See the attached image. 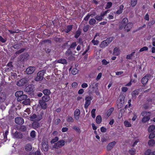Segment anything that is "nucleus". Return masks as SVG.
<instances>
[{
  "label": "nucleus",
  "mask_w": 155,
  "mask_h": 155,
  "mask_svg": "<svg viewBox=\"0 0 155 155\" xmlns=\"http://www.w3.org/2000/svg\"><path fill=\"white\" fill-rule=\"evenodd\" d=\"M44 114L43 111H41L39 114L37 115L35 114H33L30 115L29 118L32 121L38 122L42 119Z\"/></svg>",
  "instance_id": "f257e3e1"
},
{
  "label": "nucleus",
  "mask_w": 155,
  "mask_h": 155,
  "mask_svg": "<svg viewBox=\"0 0 155 155\" xmlns=\"http://www.w3.org/2000/svg\"><path fill=\"white\" fill-rule=\"evenodd\" d=\"M45 73V71L43 70L38 72L37 74V76L35 78V80L36 81H42L43 79V76Z\"/></svg>",
  "instance_id": "f03ea898"
},
{
  "label": "nucleus",
  "mask_w": 155,
  "mask_h": 155,
  "mask_svg": "<svg viewBox=\"0 0 155 155\" xmlns=\"http://www.w3.org/2000/svg\"><path fill=\"white\" fill-rule=\"evenodd\" d=\"M12 136L14 138L20 139L22 138L23 135L21 133L16 130L12 134Z\"/></svg>",
  "instance_id": "7ed1b4c3"
},
{
  "label": "nucleus",
  "mask_w": 155,
  "mask_h": 155,
  "mask_svg": "<svg viewBox=\"0 0 155 155\" xmlns=\"http://www.w3.org/2000/svg\"><path fill=\"white\" fill-rule=\"evenodd\" d=\"M28 81V78H25L21 79L19 81H17V85L18 86H21L26 84Z\"/></svg>",
  "instance_id": "20e7f679"
},
{
  "label": "nucleus",
  "mask_w": 155,
  "mask_h": 155,
  "mask_svg": "<svg viewBox=\"0 0 155 155\" xmlns=\"http://www.w3.org/2000/svg\"><path fill=\"white\" fill-rule=\"evenodd\" d=\"M86 101L85 104H84V108L87 109L88 106L91 103V101L92 100V98L91 96H86L85 98Z\"/></svg>",
  "instance_id": "39448f33"
},
{
  "label": "nucleus",
  "mask_w": 155,
  "mask_h": 155,
  "mask_svg": "<svg viewBox=\"0 0 155 155\" xmlns=\"http://www.w3.org/2000/svg\"><path fill=\"white\" fill-rule=\"evenodd\" d=\"M151 77V75L150 74H147L145 75L141 79V82L142 83L143 85L146 84Z\"/></svg>",
  "instance_id": "423d86ee"
},
{
  "label": "nucleus",
  "mask_w": 155,
  "mask_h": 155,
  "mask_svg": "<svg viewBox=\"0 0 155 155\" xmlns=\"http://www.w3.org/2000/svg\"><path fill=\"white\" fill-rule=\"evenodd\" d=\"M15 122L16 124L19 125L23 124L24 122V119L20 117H16L15 119Z\"/></svg>",
  "instance_id": "0eeeda50"
},
{
  "label": "nucleus",
  "mask_w": 155,
  "mask_h": 155,
  "mask_svg": "<svg viewBox=\"0 0 155 155\" xmlns=\"http://www.w3.org/2000/svg\"><path fill=\"white\" fill-rule=\"evenodd\" d=\"M35 70V68L34 67H30L27 68L26 71L27 74H32Z\"/></svg>",
  "instance_id": "6e6552de"
},
{
  "label": "nucleus",
  "mask_w": 155,
  "mask_h": 155,
  "mask_svg": "<svg viewBox=\"0 0 155 155\" xmlns=\"http://www.w3.org/2000/svg\"><path fill=\"white\" fill-rule=\"evenodd\" d=\"M40 127V124L37 121H34L31 124L32 128L36 130L38 129Z\"/></svg>",
  "instance_id": "1a4fd4ad"
},
{
  "label": "nucleus",
  "mask_w": 155,
  "mask_h": 155,
  "mask_svg": "<svg viewBox=\"0 0 155 155\" xmlns=\"http://www.w3.org/2000/svg\"><path fill=\"white\" fill-rule=\"evenodd\" d=\"M34 88V86L32 84H30L27 86L25 89L26 92H29L32 91Z\"/></svg>",
  "instance_id": "9d476101"
},
{
  "label": "nucleus",
  "mask_w": 155,
  "mask_h": 155,
  "mask_svg": "<svg viewBox=\"0 0 155 155\" xmlns=\"http://www.w3.org/2000/svg\"><path fill=\"white\" fill-rule=\"evenodd\" d=\"M80 110L78 109H76L74 112V118L77 120H78L80 117Z\"/></svg>",
  "instance_id": "9b49d317"
},
{
  "label": "nucleus",
  "mask_w": 155,
  "mask_h": 155,
  "mask_svg": "<svg viewBox=\"0 0 155 155\" xmlns=\"http://www.w3.org/2000/svg\"><path fill=\"white\" fill-rule=\"evenodd\" d=\"M132 27L133 24L131 23H129L126 25L124 27L125 30L128 32L130 30Z\"/></svg>",
  "instance_id": "f8f14e48"
},
{
  "label": "nucleus",
  "mask_w": 155,
  "mask_h": 155,
  "mask_svg": "<svg viewBox=\"0 0 155 155\" xmlns=\"http://www.w3.org/2000/svg\"><path fill=\"white\" fill-rule=\"evenodd\" d=\"M39 103L42 108L44 109H45L47 108V104L46 102L40 100L39 101Z\"/></svg>",
  "instance_id": "ddd939ff"
},
{
  "label": "nucleus",
  "mask_w": 155,
  "mask_h": 155,
  "mask_svg": "<svg viewBox=\"0 0 155 155\" xmlns=\"http://www.w3.org/2000/svg\"><path fill=\"white\" fill-rule=\"evenodd\" d=\"M6 98V94L4 92L0 93V102H3Z\"/></svg>",
  "instance_id": "4468645a"
},
{
  "label": "nucleus",
  "mask_w": 155,
  "mask_h": 155,
  "mask_svg": "<svg viewBox=\"0 0 155 155\" xmlns=\"http://www.w3.org/2000/svg\"><path fill=\"white\" fill-rule=\"evenodd\" d=\"M50 99L49 96L44 95L42 97L41 100L45 102H48Z\"/></svg>",
  "instance_id": "2eb2a0df"
},
{
  "label": "nucleus",
  "mask_w": 155,
  "mask_h": 155,
  "mask_svg": "<svg viewBox=\"0 0 155 155\" xmlns=\"http://www.w3.org/2000/svg\"><path fill=\"white\" fill-rule=\"evenodd\" d=\"M27 98V96L26 95L23 94L20 97L17 98V100L18 101H20L25 100V99Z\"/></svg>",
  "instance_id": "dca6fc26"
},
{
  "label": "nucleus",
  "mask_w": 155,
  "mask_h": 155,
  "mask_svg": "<svg viewBox=\"0 0 155 155\" xmlns=\"http://www.w3.org/2000/svg\"><path fill=\"white\" fill-rule=\"evenodd\" d=\"M141 115L142 116H143L144 117H150V116L151 115V113L150 112L143 111L141 113Z\"/></svg>",
  "instance_id": "f3484780"
},
{
  "label": "nucleus",
  "mask_w": 155,
  "mask_h": 155,
  "mask_svg": "<svg viewBox=\"0 0 155 155\" xmlns=\"http://www.w3.org/2000/svg\"><path fill=\"white\" fill-rule=\"evenodd\" d=\"M139 94L138 91L137 90L134 91L131 93L132 98L133 99H135L136 97V96Z\"/></svg>",
  "instance_id": "a211bd4d"
},
{
  "label": "nucleus",
  "mask_w": 155,
  "mask_h": 155,
  "mask_svg": "<svg viewBox=\"0 0 155 155\" xmlns=\"http://www.w3.org/2000/svg\"><path fill=\"white\" fill-rule=\"evenodd\" d=\"M107 40H104L102 41L101 44L100 46L102 48H104L106 47L108 45L107 42Z\"/></svg>",
  "instance_id": "6ab92c4d"
},
{
  "label": "nucleus",
  "mask_w": 155,
  "mask_h": 155,
  "mask_svg": "<svg viewBox=\"0 0 155 155\" xmlns=\"http://www.w3.org/2000/svg\"><path fill=\"white\" fill-rule=\"evenodd\" d=\"M42 92L45 95L49 96L51 94V92L50 90L48 89H45Z\"/></svg>",
  "instance_id": "aec40b11"
},
{
  "label": "nucleus",
  "mask_w": 155,
  "mask_h": 155,
  "mask_svg": "<svg viewBox=\"0 0 155 155\" xmlns=\"http://www.w3.org/2000/svg\"><path fill=\"white\" fill-rule=\"evenodd\" d=\"M31 101L29 98H26L22 102V104L25 105H29L30 104Z\"/></svg>",
  "instance_id": "412c9836"
},
{
  "label": "nucleus",
  "mask_w": 155,
  "mask_h": 155,
  "mask_svg": "<svg viewBox=\"0 0 155 155\" xmlns=\"http://www.w3.org/2000/svg\"><path fill=\"white\" fill-rule=\"evenodd\" d=\"M145 155H155V151L151 152L150 150H148L146 151Z\"/></svg>",
  "instance_id": "4be33fe9"
},
{
  "label": "nucleus",
  "mask_w": 155,
  "mask_h": 155,
  "mask_svg": "<svg viewBox=\"0 0 155 155\" xmlns=\"http://www.w3.org/2000/svg\"><path fill=\"white\" fill-rule=\"evenodd\" d=\"M96 121L97 124H100L102 121V118L101 115H99L97 116Z\"/></svg>",
  "instance_id": "5701e85b"
},
{
  "label": "nucleus",
  "mask_w": 155,
  "mask_h": 155,
  "mask_svg": "<svg viewBox=\"0 0 155 155\" xmlns=\"http://www.w3.org/2000/svg\"><path fill=\"white\" fill-rule=\"evenodd\" d=\"M23 94V92L22 91H17L15 93V96L18 98L19 97Z\"/></svg>",
  "instance_id": "b1692460"
},
{
  "label": "nucleus",
  "mask_w": 155,
  "mask_h": 155,
  "mask_svg": "<svg viewBox=\"0 0 155 155\" xmlns=\"http://www.w3.org/2000/svg\"><path fill=\"white\" fill-rule=\"evenodd\" d=\"M119 54V49L117 48H114L113 52L114 55H118Z\"/></svg>",
  "instance_id": "393cba45"
},
{
  "label": "nucleus",
  "mask_w": 155,
  "mask_h": 155,
  "mask_svg": "<svg viewBox=\"0 0 155 155\" xmlns=\"http://www.w3.org/2000/svg\"><path fill=\"white\" fill-rule=\"evenodd\" d=\"M135 53V52L134 51V52H132L131 54H128L126 58L127 59H132L133 58V57Z\"/></svg>",
  "instance_id": "a878e982"
},
{
  "label": "nucleus",
  "mask_w": 155,
  "mask_h": 155,
  "mask_svg": "<svg viewBox=\"0 0 155 155\" xmlns=\"http://www.w3.org/2000/svg\"><path fill=\"white\" fill-rule=\"evenodd\" d=\"M99 84L98 83H91V84L90 86L89 87H91L93 89H94L95 88L97 87Z\"/></svg>",
  "instance_id": "bb28decb"
},
{
  "label": "nucleus",
  "mask_w": 155,
  "mask_h": 155,
  "mask_svg": "<svg viewBox=\"0 0 155 155\" xmlns=\"http://www.w3.org/2000/svg\"><path fill=\"white\" fill-rule=\"evenodd\" d=\"M18 59L19 61H23L25 60V58L23 54H21L19 56L18 58Z\"/></svg>",
  "instance_id": "cd10ccee"
},
{
  "label": "nucleus",
  "mask_w": 155,
  "mask_h": 155,
  "mask_svg": "<svg viewBox=\"0 0 155 155\" xmlns=\"http://www.w3.org/2000/svg\"><path fill=\"white\" fill-rule=\"evenodd\" d=\"M21 45H22L21 43H20V44H16L14 45L12 47L15 49H18L20 48Z\"/></svg>",
  "instance_id": "c85d7f7f"
},
{
  "label": "nucleus",
  "mask_w": 155,
  "mask_h": 155,
  "mask_svg": "<svg viewBox=\"0 0 155 155\" xmlns=\"http://www.w3.org/2000/svg\"><path fill=\"white\" fill-rule=\"evenodd\" d=\"M58 62L62 64H66L67 62V61L65 59H60L58 60Z\"/></svg>",
  "instance_id": "c756f323"
},
{
  "label": "nucleus",
  "mask_w": 155,
  "mask_h": 155,
  "mask_svg": "<svg viewBox=\"0 0 155 155\" xmlns=\"http://www.w3.org/2000/svg\"><path fill=\"white\" fill-rule=\"evenodd\" d=\"M19 130H20L21 131L24 132L26 130L27 128L25 125H21L20 126V129Z\"/></svg>",
  "instance_id": "7c9ffc66"
},
{
  "label": "nucleus",
  "mask_w": 155,
  "mask_h": 155,
  "mask_svg": "<svg viewBox=\"0 0 155 155\" xmlns=\"http://www.w3.org/2000/svg\"><path fill=\"white\" fill-rule=\"evenodd\" d=\"M72 25H70L68 26L67 27V28L66 30V32L68 33L69 32H70L72 29Z\"/></svg>",
  "instance_id": "2f4dec72"
},
{
  "label": "nucleus",
  "mask_w": 155,
  "mask_h": 155,
  "mask_svg": "<svg viewBox=\"0 0 155 155\" xmlns=\"http://www.w3.org/2000/svg\"><path fill=\"white\" fill-rule=\"evenodd\" d=\"M155 129V126L154 125L150 126L148 128V131L149 132H151L153 130Z\"/></svg>",
  "instance_id": "473e14b6"
},
{
  "label": "nucleus",
  "mask_w": 155,
  "mask_h": 155,
  "mask_svg": "<svg viewBox=\"0 0 155 155\" xmlns=\"http://www.w3.org/2000/svg\"><path fill=\"white\" fill-rule=\"evenodd\" d=\"M78 71L77 68H74L72 70L71 73L73 75H75L78 73Z\"/></svg>",
  "instance_id": "72a5a7b5"
},
{
  "label": "nucleus",
  "mask_w": 155,
  "mask_h": 155,
  "mask_svg": "<svg viewBox=\"0 0 155 155\" xmlns=\"http://www.w3.org/2000/svg\"><path fill=\"white\" fill-rule=\"evenodd\" d=\"M118 100L120 101V102H122V101H123V102H124V97L123 95H120L118 98Z\"/></svg>",
  "instance_id": "f704fd0d"
},
{
  "label": "nucleus",
  "mask_w": 155,
  "mask_h": 155,
  "mask_svg": "<svg viewBox=\"0 0 155 155\" xmlns=\"http://www.w3.org/2000/svg\"><path fill=\"white\" fill-rule=\"evenodd\" d=\"M96 21L94 18H91L89 21V23L90 25H93L95 24Z\"/></svg>",
  "instance_id": "c9c22d12"
},
{
  "label": "nucleus",
  "mask_w": 155,
  "mask_h": 155,
  "mask_svg": "<svg viewBox=\"0 0 155 155\" xmlns=\"http://www.w3.org/2000/svg\"><path fill=\"white\" fill-rule=\"evenodd\" d=\"M137 0H131V5L132 7L135 6L137 4Z\"/></svg>",
  "instance_id": "e433bc0d"
},
{
  "label": "nucleus",
  "mask_w": 155,
  "mask_h": 155,
  "mask_svg": "<svg viewBox=\"0 0 155 155\" xmlns=\"http://www.w3.org/2000/svg\"><path fill=\"white\" fill-rule=\"evenodd\" d=\"M64 141L63 140H59L58 143V145H64Z\"/></svg>",
  "instance_id": "4c0bfd02"
},
{
  "label": "nucleus",
  "mask_w": 155,
  "mask_h": 155,
  "mask_svg": "<svg viewBox=\"0 0 155 155\" xmlns=\"http://www.w3.org/2000/svg\"><path fill=\"white\" fill-rule=\"evenodd\" d=\"M42 145H48V140L47 139H45L43 140L42 143Z\"/></svg>",
  "instance_id": "58836bf2"
},
{
  "label": "nucleus",
  "mask_w": 155,
  "mask_h": 155,
  "mask_svg": "<svg viewBox=\"0 0 155 155\" xmlns=\"http://www.w3.org/2000/svg\"><path fill=\"white\" fill-rule=\"evenodd\" d=\"M124 103L123 101H122V102H119L117 104V107L118 109L121 108L123 106Z\"/></svg>",
  "instance_id": "ea45409f"
},
{
  "label": "nucleus",
  "mask_w": 155,
  "mask_h": 155,
  "mask_svg": "<svg viewBox=\"0 0 155 155\" xmlns=\"http://www.w3.org/2000/svg\"><path fill=\"white\" fill-rule=\"evenodd\" d=\"M25 49H26L25 48H21L20 50L16 51L15 53V54H21L22 52H23L25 51Z\"/></svg>",
  "instance_id": "a19ab883"
},
{
  "label": "nucleus",
  "mask_w": 155,
  "mask_h": 155,
  "mask_svg": "<svg viewBox=\"0 0 155 155\" xmlns=\"http://www.w3.org/2000/svg\"><path fill=\"white\" fill-rule=\"evenodd\" d=\"M124 125L127 127H131V125L128 121H126L124 122Z\"/></svg>",
  "instance_id": "79ce46f5"
},
{
  "label": "nucleus",
  "mask_w": 155,
  "mask_h": 155,
  "mask_svg": "<svg viewBox=\"0 0 155 155\" xmlns=\"http://www.w3.org/2000/svg\"><path fill=\"white\" fill-rule=\"evenodd\" d=\"M95 111H96V109H93L92 110H91V112L92 117L93 118H94L95 117V116H96L95 114Z\"/></svg>",
  "instance_id": "37998d69"
},
{
  "label": "nucleus",
  "mask_w": 155,
  "mask_h": 155,
  "mask_svg": "<svg viewBox=\"0 0 155 155\" xmlns=\"http://www.w3.org/2000/svg\"><path fill=\"white\" fill-rule=\"evenodd\" d=\"M81 32L80 31L78 30L76 32L74 37L76 38H78L81 35Z\"/></svg>",
  "instance_id": "c03bdc74"
},
{
  "label": "nucleus",
  "mask_w": 155,
  "mask_h": 155,
  "mask_svg": "<svg viewBox=\"0 0 155 155\" xmlns=\"http://www.w3.org/2000/svg\"><path fill=\"white\" fill-rule=\"evenodd\" d=\"M58 140V138L57 137H55V138L53 139H52L51 141V144L54 143L56 142Z\"/></svg>",
  "instance_id": "a18cd8bd"
},
{
  "label": "nucleus",
  "mask_w": 155,
  "mask_h": 155,
  "mask_svg": "<svg viewBox=\"0 0 155 155\" xmlns=\"http://www.w3.org/2000/svg\"><path fill=\"white\" fill-rule=\"evenodd\" d=\"M155 143V141L153 139H151L149 140L148 142L149 145H153Z\"/></svg>",
  "instance_id": "49530a36"
},
{
  "label": "nucleus",
  "mask_w": 155,
  "mask_h": 155,
  "mask_svg": "<svg viewBox=\"0 0 155 155\" xmlns=\"http://www.w3.org/2000/svg\"><path fill=\"white\" fill-rule=\"evenodd\" d=\"M128 22V18H125L123 19L121 22L126 25L127 24Z\"/></svg>",
  "instance_id": "de8ad7c7"
},
{
  "label": "nucleus",
  "mask_w": 155,
  "mask_h": 155,
  "mask_svg": "<svg viewBox=\"0 0 155 155\" xmlns=\"http://www.w3.org/2000/svg\"><path fill=\"white\" fill-rule=\"evenodd\" d=\"M150 119V117H143L142 120V121L143 122L145 123L146 122H147V121H148V120H149Z\"/></svg>",
  "instance_id": "09e8293b"
},
{
  "label": "nucleus",
  "mask_w": 155,
  "mask_h": 155,
  "mask_svg": "<svg viewBox=\"0 0 155 155\" xmlns=\"http://www.w3.org/2000/svg\"><path fill=\"white\" fill-rule=\"evenodd\" d=\"M112 3L110 2H108L107 3L106 6L105 8L106 9H108L110 8L112 6Z\"/></svg>",
  "instance_id": "8fccbe9b"
},
{
  "label": "nucleus",
  "mask_w": 155,
  "mask_h": 155,
  "mask_svg": "<svg viewBox=\"0 0 155 155\" xmlns=\"http://www.w3.org/2000/svg\"><path fill=\"white\" fill-rule=\"evenodd\" d=\"M72 53V51H71L70 48H69L66 51L65 55H69L71 54Z\"/></svg>",
  "instance_id": "3c124183"
},
{
  "label": "nucleus",
  "mask_w": 155,
  "mask_h": 155,
  "mask_svg": "<svg viewBox=\"0 0 155 155\" xmlns=\"http://www.w3.org/2000/svg\"><path fill=\"white\" fill-rule=\"evenodd\" d=\"M95 18L97 21H101L102 19L103 18L100 15H97L95 17Z\"/></svg>",
  "instance_id": "603ef678"
},
{
  "label": "nucleus",
  "mask_w": 155,
  "mask_h": 155,
  "mask_svg": "<svg viewBox=\"0 0 155 155\" xmlns=\"http://www.w3.org/2000/svg\"><path fill=\"white\" fill-rule=\"evenodd\" d=\"M30 136L31 137L33 138H34L35 137V132L34 130L32 131L30 133Z\"/></svg>",
  "instance_id": "864d4df0"
},
{
  "label": "nucleus",
  "mask_w": 155,
  "mask_h": 155,
  "mask_svg": "<svg viewBox=\"0 0 155 155\" xmlns=\"http://www.w3.org/2000/svg\"><path fill=\"white\" fill-rule=\"evenodd\" d=\"M92 15H95V14H88L84 18V20L86 21H87L90 17V16H91Z\"/></svg>",
  "instance_id": "5fc2aeb1"
},
{
  "label": "nucleus",
  "mask_w": 155,
  "mask_h": 155,
  "mask_svg": "<svg viewBox=\"0 0 155 155\" xmlns=\"http://www.w3.org/2000/svg\"><path fill=\"white\" fill-rule=\"evenodd\" d=\"M73 128L77 131L78 133H80V130L78 127L75 126L73 127Z\"/></svg>",
  "instance_id": "6e6d98bb"
},
{
  "label": "nucleus",
  "mask_w": 155,
  "mask_h": 155,
  "mask_svg": "<svg viewBox=\"0 0 155 155\" xmlns=\"http://www.w3.org/2000/svg\"><path fill=\"white\" fill-rule=\"evenodd\" d=\"M42 149H41L42 150H43L45 152L47 151L48 149V146H42Z\"/></svg>",
  "instance_id": "4d7b16f0"
},
{
  "label": "nucleus",
  "mask_w": 155,
  "mask_h": 155,
  "mask_svg": "<svg viewBox=\"0 0 155 155\" xmlns=\"http://www.w3.org/2000/svg\"><path fill=\"white\" fill-rule=\"evenodd\" d=\"M89 25H86L84 26L83 28V31L84 32H87L88 31V30L89 28Z\"/></svg>",
  "instance_id": "13d9d810"
},
{
  "label": "nucleus",
  "mask_w": 155,
  "mask_h": 155,
  "mask_svg": "<svg viewBox=\"0 0 155 155\" xmlns=\"http://www.w3.org/2000/svg\"><path fill=\"white\" fill-rule=\"evenodd\" d=\"M125 26V24L121 22L119 25V28L120 29H122L123 28H124Z\"/></svg>",
  "instance_id": "bf43d9fd"
},
{
  "label": "nucleus",
  "mask_w": 155,
  "mask_h": 155,
  "mask_svg": "<svg viewBox=\"0 0 155 155\" xmlns=\"http://www.w3.org/2000/svg\"><path fill=\"white\" fill-rule=\"evenodd\" d=\"M135 152V150L134 149H132L131 150H129V153L131 155H134Z\"/></svg>",
  "instance_id": "052dcab7"
},
{
  "label": "nucleus",
  "mask_w": 155,
  "mask_h": 155,
  "mask_svg": "<svg viewBox=\"0 0 155 155\" xmlns=\"http://www.w3.org/2000/svg\"><path fill=\"white\" fill-rule=\"evenodd\" d=\"M25 149L27 151H30L32 149V146H25Z\"/></svg>",
  "instance_id": "680f3d73"
},
{
  "label": "nucleus",
  "mask_w": 155,
  "mask_h": 155,
  "mask_svg": "<svg viewBox=\"0 0 155 155\" xmlns=\"http://www.w3.org/2000/svg\"><path fill=\"white\" fill-rule=\"evenodd\" d=\"M155 137V132L151 133L149 136V138L152 139Z\"/></svg>",
  "instance_id": "e2e57ef3"
},
{
  "label": "nucleus",
  "mask_w": 155,
  "mask_h": 155,
  "mask_svg": "<svg viewBox=\"0 0 155 155\" xmlns=\"http://www.w3.org/2000/svg\"><path fill=\"white\" fill-rule=\"evenodd\" d=\"M77 44L76 42H73L71 45L70 46V48H74L75 47L77 46Z\"/></svg>",
  "instance_id": "0e129e2a"
},
{
  "label": "nucleus",
  "mask_w": 155,
  "mask_h": 155,
  "mask_svg": "<svg viewBox=\"0 0 155 155\" xmlns=\"http://www.w3.org/2000/svg\"><path fill=\"white\" fill-rule=\"evenodd\" d=\"M61 122V120L60 119H57L54 120V124L56 125L58 124Z\"/></svg>",
  "instance_id": "69168bd1"
},
{
  "label": "nucleus",
  "mask_w": 155,
  "mask_h": 155,
  "mask_svg": "<svg viewBox=\"0 0 155 155\" xmlns=\"http://www.w3.org/2000/svg\"><path fill=\"white\" fill-rule=\"evenodd\" d=\"M67 120L68 122H73L74 121L73 118L71 117H68L67 119Z\"/></svg>",
  "instance_id": "338daca9"
},
{
  "label": "nucleus",
  "mask_w": 155,
  "mask_h": 155,
  "mask_svg": "<svg viewBox=\"0 0 155 155\" xmlns=\"http://www.w3.org/2000/svg\"><path fill=\"white\" fill-rule=\"evenodd\" d=\"M148 49V48L147 47H144L141 48L140 50V52H141L145 51H147Z\"/></svg>",
  "instance_id": "774afa93"
}]
</instances>
